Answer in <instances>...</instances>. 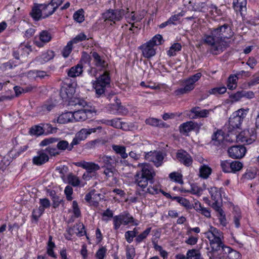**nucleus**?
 Returning a JSON list of instances; mask_svg holds the SVG:
<instances>
[{
  "instance_id": "nucleus-1",
  "label": "nucleus",
  "mask_w": 259,
  "mask_h": 259,
  "mask_svg": "<svg viewBox=\"0 0 259 259\" xmlns=\"http://www.w3.org/2000/svg\"><path fill=\"white\" fill-rule=\"evenodd\" d=\"M233 35L230 26L225 24L217 28L210 29L204 34L202 40L204 44L210 47V52L213 55H218L228 47L225 38H230Z\"/></svg>"
},
{
  "instance_id": "nucleus-2",
  "label": "nucleus",
  "mask_w": 259,
  "mask_h": 259,
  "mask_svg": "<svg viewBox=\"0 0 259 259\" xmlns=\"http://www.w3.org/2000/svg\"><path fill=\"white\" fill-rule=\"evenodd\" d=\"M139 167H141V170L137 172L134 177L135 184L137 186L136 195L145 197L147 194L155 195L159 193L160 190V186L154 185L148 187V183L152 184L155 172L149 164L139 163Z\"/></svg>"
},
{
  "instance_id": "nucleus-3",
  "label": "nucleus",
  "mask_w": 259,
  "mask_h": 259,
  "mask_svg": "<svg viewBox=\"0 0 259 259\" xmlns=\"http://www.w3.org/2000/svg\"><path fill=\"white\" fill-rule=\"evenodd\" d=\"M50 6H49L35 4L32 8L30 14L35 21H39L46 18L52 15L50 11L46 12V10Z\"/></svg>"
},
{
  "instance_id": "nucleus-4",
  "label": "nucleus",
  "mask_w": 259,
  "mask_h": 259,
  "mask_svg": "<svg viewBox=\"0 0 259 259\" xmlns=\"http://www.w3.org/2000/svg\"><path fill=\"white\" fill-rule=\"evenodd\" d=\"M110 83L109 73L106 71L97 78L96 83L94 84L96 94L99 96L104 94L106 88L110 85Z\"/></svg>"
},
{
  "instance_id": "nucleus-5",
  "label": "nucleus",
  "mask_w": 259,
  "mask_h": 259,
  "mask_svg": "<svg viewBox=\"0 0 259 259\" xmlns=\"http://www.w3.org/2000/svg\"><path fill=\"white\" fill-rule=\"evenodd\" d=\"M125 15V11L123 9H109L102 15L105 21H110L115 23L116 21H120Z\"/></svg>"
},
{
  "instance_id": "nucleus-6",
  "label": "nucleus",
  "mask_w": 259,
  "mask_h": 259,
  "mask_svg": "<svg viewBox=\"0 0 259 259\" xmlns=\"http://www.w3.org/2000/svg\"><path fill=\"white\" fill-rule=\"evenodd\" d=\"M56 142H57V148L58 149V151L69 150V144L67 141L59 140V139L55 138L45 139L40 143L39 145L40 146H46Z\"/></svg>"
},
{
  "instance_id": "nucleus-7",
  "label": "nucleus",
  "mask_w": 259,
  "mask_h": 259,
  "mask_svg": "<svg viewBox=\"0 0 259 259\" xmlns=\"http://www.w3.org/2000/svg\"><path fill=\"white\" fill-rule=\"evenodd\" d=\"M145 158L147 160L153 162L156 167H159L163 163L164 156L161 152L154 151L146 153Z\"/></svg>"
},
{
  "instance_id": "nucleus-8",
  "label": "nucleus",
  "mask_w": 259,
  "mask_h": 259,
  "mask_svg": "<svg viewBox=\"0 0 259 259\" xmlns=\"http://www.w3.org/2000/svg\"><path fill=\"white\" fill-rule=\"evenodd\" d=\"M246 149L242 145H236L230 147L228 149L229 157L234 159H240L244 156Z\"/></svg>"
},
{
  "instance_id": "nucleus-9",
  "label": "nucleus",
  "mask_w": 259,
  "mask_h": 259,
  "mask_svg": "<svg viewBox=\"0 0 259 259\" xmlns=\"http://www.w3.org/2000/svg\"><path fill=\"white\" fill-rule=\"evenodd\" d=\"M75 164L78 167L85 169L86 171L93 176H95L96 172L100 169V167L98 164L92 162H87L84 160L76 162Z\"/></svg>"
},
{
  "instance_id": "nucleus-10",
  "label": "nucleus",
  "mask_w": 259,
  "mask_h": 259,
  "mask_svg": "<svg viewBox=\"0 0 259 259\" xmlns=\"http://www.w3.org/2000/svg\"><path fill=\"white\" fill-rule=\"evenodd\" d=\"M211 250L207 252V255L209 259H214V252L220 249L221 248L224 249L226 246H224L222 239H211L209 240Z\"/></svg>"
},
{
  "instance_id": "nucleus-11",
  "label": "nucleus",
  "mask_w": 259,
  "mask_h": 259,
  "mask_svg": "<svg viewBox=\"0 0 259 259\" xmlns=\"http://www.w3.org/2000/svg\"><path fill=\"white\" fill-rule=\"evenodd\" d=\"M177 158L185 166H189L192 163L193 159L191 156L184 150H179L177 153Z\"/></svg>"
},
{
  "instance_id": "nucleus-12",
  "label": "nucleus",
  "mask_w": 259,
  "mask_h": 259,
  "mask_svg": "<svg viewBox=\"0 0 259 259\" xmlns=\"http://www.w3.org/2000/svg\"><path fill=\"white\" fill-rule=\"evenodd\" d=\"M49 160V157L48 154L45 153V150H39L37 152V155L33 157L32 159V162L36 165H41Z\"/></svg>"
},
{
  "instance_id": "nucleus-13",
  "label": "nucleus",
  "mask_w": 259,
  "mask_h": 259,
  "mask_svg": "<svg viewBox=\"0 0 259 259\" xmlns=\"http://www.w3.org/2000/svg\"><path fill=\"white\" fill-rule=\"evenodd\" d=\"M223 132L221 130H217L214 132L211 136V143L218 147H224V136Z\"/></svg>"
},
{
  "instance_id": "nucleus-14",
  "label": "nucleus",
  "mask_w": 259,
  "mask_h": 259,
  "mask_svg": "<svg viewBox=\"0 0 259 259\" xmlns=\"http://www.w3.org/2000/svg\"><path fill=\"white\" fill-rule=\"evenodd\" d=\"M91 54L93 59L94 65L102 70L105 69L108 66V64L104 60L103 57H101L96 52H91Z\"/></svg>"
},
{
  "instance_id": "nucleus-15",
  "label": "nucleus",
  "mask_w": 259,
  "mask_h": 259,
  "mask_svg": "<svg viewBox=\"0 0 259 259\" xmlns=\"http://www.w3.org/2000/svg\"><path fill=\"white\" fill-rule=\"evenodd\" d=\"M99 162L104 164L106 167H114V164L118 162L117 159L115 156L103 155L99 157Z\"/></svg>"
},
{
  "instance_id": "nucleus-16",
  "label": "nucleus",
  "mask_w": 259,
  "mask_h": 259,
  "mask_svg": "<svg viewBox=\"0 0 259 259\" xmlns=\"http://www.w3.org/2000/svg\"><path fill=\"white\" fill-rule=\"evenodd\" d=\"M154 47L152 45L147 42L142 45L140 48L142 50L143 56L146 58H150L156 54V51Z\"/></svg>"
},
{
  "instance_id": "nucleus-17",
  "label": "nucleus",
  "mask_w": 259,
  "mask_h": 259,
  "mask_svg": "<svg viewBox=\"0 0 259 259\" xmlns=\"http://www.w3.org/2000/svg\"><path fill=\"white\" fill-rule=\"evenodd\" d=\"M210 111H211V110L210 109L200 110V107L198 106L193 107L190 110V112L194 114V115L191 117L192 119L207 117L209 114Z\"/></svg>"
},
{
  "instance_id": "nucleus-18",
  "label": "nucleus",
  "mask_w": 259,
  "mask_h": 259,
  "mask_svg": "<svg viewBox=\"0 0 259 259\" xmlns=\"http://www.w3.org/2000/svg\"><path fill=\"white\" fill-rule=\"evenodd\" d=\"M199 128V125L197 122L189 121L181 124L180 126V131L182 133H187L192 130L198 129Z\"/></svg>"
},
{
  "instance_id": "nucleus-19",
  "label": "nucleus",
  "mask_w": 259,
  "mask_h": 259,
  "mask_svg": "<svg viewBox=\"0 0 259 259\" xmlns=\"http://www.w3.org/2000/svg\"><path fill=\"white\" fill-rule=\"evenodd\" d=\"M195 84H193L187 79L184 82V87L176 90L175 93L176 95L187 94L193 90Z\"/></svg>"
},
{
  "instance_id": "nucleus-20",
  "label": "nucleus",
  "mask_w": 259,
  "mask_h": 259,
  "mask_svg": "<svg viewBox=\"0 0 259 259\" xmlns=\"http://www.w3.org/2000/svg\"><path fill=\"white\" fill-rule=\"evenodd\" d=\"M89 110H78L72 112L73 121H82L88 118V113H90Z\"/></svg>"
},
{
  "instance_id": "nucleus-21",
  "label": "nucleus",
  "mask_w": 259,
  "mask_h": 259,
  "mask_svg": "<svg viewBox=\"0 0 259 259\" xmlns=\"http://www.w3.org/2000/svg\"><path fill=\"white\" fill-rule=\"evenodd\" d=\"M54 56V52L53 51L49 50L43 53L40 56L36 57L35 61L40 64H44L52 59Z\"/></svg>"
},
{
  "instance_id": "nucleus-22",
  "label": "nucleus",
  "mask_w": 259,
  "mask_h": 259,
  "mask_svg": "<svg viewBox=\"0 0 259 259\" xmlns=\"http://www.w3.org/2000/svg\"><path fill=\"white\" fill-rule=\"evenodd\" d=\"M206 237L208 240L211 239H223V233L217 228L211 226L209 230L205 233Z\"/></svg>"
},
{
  "instance_id": "nucleus-23",
  "label": "nucleus",
  "mask_w": 259,
  "mask_h": 259,
  "mask_svg": "<svg viewBox=\"0 0 259 259\" xmlns=\"http://www.w3.org/2000/svg\"><path fill=\"white\" fill-rule=\"evenodd\" d=\"M83 66L81 63L72 67L67 71L68 76L70 77H75L79 76L82 73Z\"/></svg>"
},
{
  "instance_id": "nucleus-24",
  "label": "nucleus",
  "mask_w": 259,
  "mask_h": 259,
  "mask_svg": "<svg viewBox=\"0 0 259 259\" xmlns=\"http://www.w3.org/2000/svg\"><path fill=\"white\" fill-rule=\"evenodd\" d=\"M191 10L194 11L206 13L209 10V5L205 2H196L192 5Z\"/></svg>"
},
{
  "instance_id": "nucleus-25",
  "label": "nucleus",
  "mask_w": 259,
  "mask_h": 259,
  "mask_svg": "<svg viewBox=\"0 0 259 259\" xmlns=\"http://www.w3.org/2000/svg\"><path fill=\"white\" fill-rule=\"evenodd\" d=\"M247 0H233V8L236 12H239L241 14L246 10Z\"/></svg>"
},
{
  "instance_id": "nucleus-26",
  "label": "nucleus",
  "mask_w": 259,
  "mask_h": 259,
  "mask_svg": "<svg viewBox=\"0 0 259 259\" xmlns=\"http://www.w3.org/2000/svg\"><path fill=\"white\" fill-rule=\"evenodd\" d=\"M57 121L61 124H65L69 122H73L72 112H67L62 113L58 117Z\"/></svg>"
},
{
  "instance_id": "nucleus-27",
  "label": "nucleus",
  "mask_w": 259,
  "mask_h": 259,
  "mask_svg": "<svg viewBox=\"0 0 259 259\" xmlns=\"http://www.w3.org/2000/svg\"><path fill=\"white\" fill-rule=\"evenodd\" d=\"M112 148L116 154L120 155L122 158L125 159L127 157L128 154L126 153V148L125 146L113 145L112 146Z\"/></svg>"
},
{
  "instance_id": "nucleus-28",
  "label": "nucleus",
  "mask_w": 259,
  "mask_h": 259,
  "mask_svg": "<svg viewBox=\"0 0 259 259\" xmlns=\"http://www.w3.org/2000/svg\"><path fill=\"white\" fill-rule=\"evenodd\" d=\"M65 182L73 187H77L80 185V181L78 177L72 173H70L68 175L67 182Z\"/></svg>"
},
{
  "instance_id": "nucleus-29",
  "label": "nucleus",
  "mask_w": 259,
  "mask_h": 259,
  "mask_svg": "<svg viewBox=\"0 0 259 259\" xmlns=\"http://www.w3.org/2000/svg\"><path fill=\"white\" fill-rule=\"evenodd\" d=\"M209 193L211 199L215 202L222 200V196L220 191L217 187H211L209 189Z\"/></svg>"
},
{
  "instance_id": "nucleus-30",
  "label": "nucleus",
  "mask_w": 259,
  "mask_h": 259,
  "mask_svg": "<svg viewBox=\"0 0 259 259\" xmlns=\"http://www.w3.org/2000/svg\"><path fill=\"white\" fill-rule=\"evenodd\" d=\"M211 168L208 165L203 164L199 168V176L203 179H207L211 173Z\"/></svg>"
},
{
  "instance_id": "nucleus-31",
  "label": "nucleus",
  "mask_w": 259,
  "mask_h": 259,
  "mask_svg": "<svg viewBox=\"0 0 259 259\" xmlns=\"http://www.w3.org/2000/svg\"><path fill=\"white\" fill-rule=\"evenodd\" d=\"M238 78L237 75H231L228 78L227 87L231 90H235L237 85Z\"/></svg>"
},
{
  "instance_id": "nucleus-32",
  "label": "nucleus",
  "mask_w": 259,
  "mask_h": 259,
  "mask_svg": "<svg viewBox=\"0 0 259 259\" xmlns=\"http://www.w3.org/2000/svg\"><path fill=\"white\" fill-rule=\"evenodd\" d=\"M75 90L72 84H67L66 87H64L61 90V94L64 96L63 94L65 93L66 97L71 98L73 94L75 93Z\"/></svg>"
},
{
  "instance_id": "nucleus-33",
  "label": "nucleus",
  "mask_w": 259,
  "mask_h": 259,
  "mask_svg": "<svg viewBox=\"0 0 259 259\" xmlns=\"http://www.w3.org/2000/svg\"><path fill=\"white\" fill-rule=\"evenodd\" d=\"M174 199L176 200L180 205L184 206L186 209H191L193 207L190 202L185 198L177 196L175 197Z\"/></svg>"
},
{
  "instance_id": "nucleus-34",
  "label": "nucleus",
  "mask_w": 259,
  "mask_h": 259,
  "mask_svg": "<svg viewBox=\"0 0 259 259\" xmlns=\"http://www.w3.org/2000/svg\"><path fill=\"white\" fill-rule=\"evenodd\" d=\"M39 37L40 41L46 44L50 41L52 38L51 33L47 30L41 31L39 33Z\"/></svg>"
},
{
  "instance_id": "nucleus-35",
  "label": "nucleus",
  "mask_w": 259,
  "mask_h": 259,
  "mask_svg": "<svg viewBox=\"0 0 259 259\" xmlns=\"http://www.w3.org/2000/svg\"><path fill=\"white\" fill-rule=\"evenodd\" d=\"M229 125L233 128H239L242 123V121L240 120L239 117H237L233 115V117L230 118L229 120Z\"/></svg>"
},
{
  "instance_id": "nucleus-36",
  "label": "nucleus",
  "mask_w": 259,
  "mask_h": 259,
  "mask_svg": "<svg viewBox=\"0 0 259 259\" xmlns=\"http://www.w3.org/2000/svg\"><path fill=\"white\" fill-rule=\"evenodd\" d=\"M187 259H200L201 254L199 250L192 249L188 250L187 252Z\"/></svg>"
},
{
  "instance_id": "nucleus-37",
  "label": "nucleus",
  "mask_w": 259,
  "mask_h": 259,
  "mask_svg": "<svg viewBox=\"0 0 259 259\" xmlns=\"http://www.w3.org/2000/svg\"><path fill=\"white\" fill-rule=\"evenodd\" d=\"M181 191L183 192H190L193 194L200 195L202 191V189L196 185L193 184L191 186V189L190 190H186L182 188Z\"/></svg>"
},
{
  "instance_id": "nucleus-38",
  "label": "nucleus",
  "mask_w": 259,
  "mask_h": 259,
  "mask_svg": "<svg viewBox=\"0 0 259 259\" xmlns=\"http://www.w3.org/2000/svg\"><path fill=\"white\" fill-rule=\"evenodd\" d=\"M44 150H45V153L49 154L51 156H56L60 154V151H58L57 147H53L50 145Z\"/></svg>"
},
{
  "instance_id": "nucleus-39",
  "label": "nucleus",
  "mask_w": 259,
  "mask_h": 259,
  "mask_svg": "<svg viewBox=\"0 0 259 259\" xmlns=\"http://www.w3.org/2000/svg\"><path fill=\"white\" fill-rule=\"evenodd\" d=\"M55 247V243L52 242V237L50 236L47 247V253L50 256L56 257L53 248Z\"/></svg>"
},
{
  "instance_id": "nucleus-40",
  "label": "nucleus",
  "mask_w": 259,
  "mask_h": 259,
  "mask_svg": "<svg viewBox=\"0 0 259 259\" xmlns=\"http://www.w3.org/2000/svg\"><path fill=\"white\" fill-rule=\"evenodd\" d=\"M121 217L122 224L126 225L130 223L134 222V218L128 213H124L119 214Z\"/></svg>"
},
{
  "instance_id": "nucleus-41",
  "label": "nucleus",
  "mask_w": 259,
  "mask_h": 259,
  "mask_svg": "<svg viewBox=\"0 0 259 259\" xmlns=\"http://www.w3.org/2000/svg\"><path fill=\"white\" fill-rule=\"evenodd\" d=\"M182 46L179 43H175L170 48L167 52V55L169 56H174L176 55V52L181 50Z\"/></svg>"
},
{
  "instance_id": "nucleus-42",
  "label": "nucleus",
  "mask_w": 259,
  "mask_h": 259,
  "mask_svg": "<svg viewBox=\"0 0 259 259\" xmlns=\"http://www.w3.org/2000/svg\"><path fill=\"white\" fill-rule=\"evenodd\" d=\"M169 178L179 184H183L182 175L177 172H172L169 175Z\"/></svg>"
},
{
  "instance_id": "nucleus-43",
  "label": "nucleus",
  "mask_w": 259,
  "mask_h": 259,
  "mask_svg": "<svg viewBox=\"0 0 259 259\" xmlns=\"http://www.w3.org/2000/svg\"><path fill=\"white\" fill-rule=\"evenodd\" d=\"M73 41H69L67 45L64 48L62 54L64 58L68 57L72 50Z\"/></svg>"
},
{
  "instance_id": "nucleus-44",
  "label": "nucleus",
  "mask_w": 259,
  "mask_h": 259,
  "mask_svg": "<svg viewBox=\"0 0 259 259\" xmlns=\"http://www.w3.org/2000/svg\"><path fill=\"white\" fill-rule=\"evenodd\" d=\"M30 132L32 135L40 136L44 134V128L42 126L35 125L30 128Z\"/></svg>"
},
{
  "instance_id": "nucleus-45",
  "label": "nucleus",
  "mask_w": 259,
  "mask_h": 259,
  "mask_svg": "<svg viewBox=\"0 0 259 259\" xmlns=\"http://www.w3.org/2000/svg\"><path fill=\"white\" fill-rule=\"evenodd\" d=\"M248 108H246V109L241 108L236 111L234 113V115L237 117H239L240 120L243 121L244 119L245 118L247 113L248 112Z\"/></svg>"
},
{
  "instance_id": "nucleus-46",
  "label": "nucleus",
  "mask_w": 259,
  "mask_h": 259,
  "mask_svg": "<svg viewBox=\"0 0 259 259\" xmlns=\"http://www.w3.org/2000/svg\"><path fill=\"white\" fill-rule=\"evenodd\" d=\"M145 122L153 126H160L162 123L161 120L155 118H149L146 120Z\"/></svg>"
},
{
  "instance_id": "nucleus-47",
  "label": "nucleus",
  "mask_w": 259,
  "mask_h": 259,
  "mask_svg": "<svg viewBox=\"0 0 259 259\" xmlns=\"http://www.w3.org/2000/svg\"><path fill=\"white\" fill-rule=\"evenodd\" d=\"M162 36L160 34H157L155 35L151 40L149 41V44L152 45L153 46H158L162 44Z\"/></svg>"
},
{
  "instance_id": "nucleus-48",
  "label": "nucleus",
  "mask_w": 259,
  "mask_h": 259,
  "mask_svg": "<svg viewBox=\"0 0 259 259\" xmlns=\"http://www.w3.org/2000/svg\"><path fill=\"white\" fill-rule=\"evenodd\" d=\"M151 228L146 229L143 232L138 235L135 239L136 241L139 243L145 239L151 231Z\"/></svg>"
},
{
  "instance_id": "nucleus-49",
  "label": "nucleus",
  "mask_w": 259,
  "mask_h": 259,
  "mask_svg": "<svg viewBox=\"0 0 259 259\" xmlns=\"http://www.w3.org/2000/svg\"><path fill=\"white\" fill-rule=\"evenodd\" d=\"M239 140L241 142L244 143L247 145H249L252 143L255 139V137L252 136L251 138H248L246 137H244L242 134H240L238 137Z\"/></svg>"
},
{
  "instance_id": "nucleus-50",
  "label": "nucleus",
  "mask_w": 259,
  "mask_h": 259,
  "mask_svg": "<svg viewBox=\"0 0 259 259\" xmlns=\"http://www.w3.org/2000/svg\"><path fill=\"white\" fill-rule=\"evenodd\" d=\"M73 19L75 21L78 23L82 22L84 20L83 10L81 9L75 12L73 14Z\"/></svg>"
},
{
  "instance_id": "nucleus-51",
  "label": "nucleus",
  "mask_w": 259,
  "mask_h": 259,
  "mask_svg": "<svg viewBox=\"0 0 259 259\" xmlns=\"http://www.w3.org/2000/svg\"><path fill=\"white\" fill-rule=\"evenodd\" d=\"M136 254L135 249L132 246H127L126 248V259H134Z\"/></svg>"
},
{
  "instance_id": "nucleus-52",
  "label": "nucleus",
  "mask_w": 259,
  "mask_h": 259,
  "mask_svg": "<svg viewBox=\"0 0 259 259\" xmlns=\"http://www.w3.org/2000/svg\"><path fill=\"white\" fill-rule=\"evenodd\" d=\"M227 89L225 87H216L209 91L210 94L219 95L225 93Z\"/></svg>"
},
{
  "instance_id": "nucleus-53",
  "label": "nucleus",
  "mask_w": 259,
  "mask_h": 259,
  "mask_svg": "<svg viewBox=\"0 0 259 259\" xmlns=\"http://www.w3.org/2000/svg\"><path fill=\"white\" fill-rule=\"evenodd\" d=\"M19 50L22 52L24 55H28L32 51V47L29 44H21Z\"/></svg>"
},
{
  "instance_id": "nucleus-54",
  "label": "nucleus",
  "mask_w": 259,
  "mask_h": 259,
  "mask_svg": "<svg viewBox=\"0 0 259 259\" xmlns=\"http://www.w3.org/2000/svg\"><path fill=\"white\" fill-rule=\"evenodd\" d=\"M107 252V249L105 246L100 247L96 253V257L98 259H104Z\"/></svg>"
},
{
  "instance_id": "nucleus-55",
  "label": "nucleus",
  "mask_w": 259,
  "mask_h": 259,
  "mask_svg": "<svg viewBox=\"0 0 259 259\" xmlns=\"http://www.w3.org/2000/svg\"><path fill=\"white\" fill-rule=\"evenodd\" d=\"M227 249V250L229 252V257L230 258H232V259H239L241 256L240 253L232 249H231L230 247H225Z\"/></svg>"
},
{
  "instance_id": "nucleus-56",
  "label": "nucleus",
  "mask_w": 259,
  "mask_h": 259,
  "mask_svg": "<svg viewBox=\"0 0 259 259\" xmlns=\"http://www.w3.org/2000/svg\"><path fill=\"white\" fill-rule=\"evenodd\" d=\"M232 166L233 167V173H235L242 169L243 167V164L238 161H232Z\"/></svg>"
},
{
  "instance_id": "nucleus-57",
  "label": "nucleus",
  "mask_w": 259,
  "mask_h": 259,
  "mask_svg": "<svg viewBox=\"0 0 259 259\" xmlns=\"http://www.w3.org/2000/svg\"><path fill=\"white\" fill-rule=\"evenodd\" d=\"M72 209L74 215L76 218H78L81 215V212L78 207V203L75 200L72 202Z\"/></svg>"
},
{
  "instance_id": "nucleus-58",
  "label": "nucleus",
  "mask_w": 259,
  "mask_h": 259,
  "mask_svg": "<svg viewBox=\"0 0 259 259\" xmlns=\"http://www.w3.org/2000/svg\"><path fill=\"white\" fill-rule=\"evenodd\" d=\"M103 216V220L104 221H108L111 218H113V213L112 210L110 209H107L104 212L102 213Z\"/></svg>"
},
{
  "instance_id": "nucleus-59",
  "label": "nucleus",
  "mask_w": 259,
  "mask_h": 259,
  "mask_svg": "<svg viewBox=\"0 0 259 259\" xmlns=\"http://www.w3.org/2000/svg\"><path fill=\"white\" fill-rule=\"evenodd\" d=\"M64 1V0H52L50 4L54 8H51L52 10L50 11L52 15L55 12L58 7Z\"/></svg>"
},
{
  "instance_id": "nucleus-60",
  "label": "nucleus",
  "mask_w": 259,
  "mask_h": 259,
  "mask_svg": "<svg viewBox=\"0 0 259 259\" xmlns=\"http://www.w3.org/2000/svg\"><path fill=\"white\" fill-rule=\"evenodd\" d=\"M39 203L40 205L39 207L42 208V210H45L46 208L50 207L51 204L50 200L47 198L40 199Z\"/></svg>"
},
{
  "instance_id": "nucleus-61",
  "label": "nucleus",
  "mask_w": 259,
  "mask_h": 259,
  "mask_svg": "<svg viewBox=\"0 0 259 259\" xmlns=\"http://www.w3.org/2000/svg\"><path fill=\"white\" fill-rule=\"evenodd\" d=\"M44 128V133L45 132L47 134L53 133L56 132V128L52 127L50 123H45L42 124Z\"/></svg>"
},
{
  "instance_id": "nucleus-62",
  "label": "nucleus",
  "mask_w": 259,
  "mask_h": 259,
  "mask_svg": "<svg viewBox=\"0 0 259 259\" xmlns=\"http://www.w3.org/2000/svg\"><path fill=\"white\" fill-rule=\"evenodd\" d=\"M64 193L66 196V199L68 201H71L72 199V195L73 193V189L72 188L68 185L67 186L64 190Z\"/></svg>"
},
{
  "instance_id": "nucleus-63",
  "label": "nucleus",
  "mask_w": 259,
  "mask_h": 259,
  "mask_svg": "<svg viewBox=\"0 0 259 259\" xmlns=\"http://www.w3.org/2000/svg\"><path fill=\"white\" fill-rule=\"evenodd\" d=\"M88 132L87 128H82L79 132H78L75 136L77 137V138L81 140V141L84 140L88 137Z\"/></svg>"
},
{
  "instance_id": "nucleus-64",
  "label": "nucleus",
  "mask_w": 259,
  "mask_h": 259,
  "mask_svg": "<svg viewBox=\"0 0 259 259\" xmlns=\"http://www.w3.org/2000/svg\"><path fill=\"white\" fill-rule=\"evenodd\" d=\"M113 224H114V228L115 230H118L120 225L122 224L121 222V217L119 215H115L113 217Z\"/></svg>"
}]
</instances>
